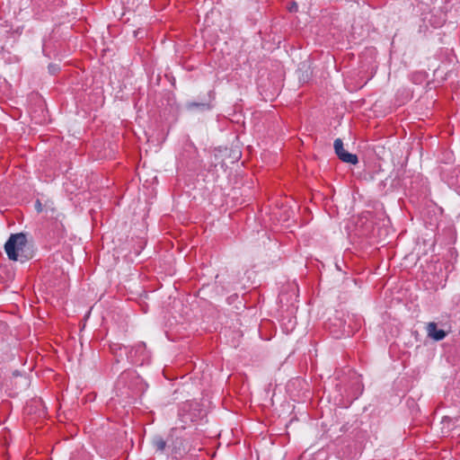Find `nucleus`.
Returning <instances> with one entry per match:
<instances>
[{
    "instance_id": "f03ea898",
    "label": "nucleus",
    "mask_w": 460,
    "mask_h": 460,
    "mask_svg": "<svg viewBox=\"0 0 460 460\" xmlns=\"http://www.w3.org/2000/svg\"><path fill=\"white\" fill-rule=\"evenodd\" d=\"M120 350L124 349L127 355V358L134 363L143 365L149 360V352L146 350L145 342H138L133 348L128 349L127 347H119Z\"/></svg>"
},
{
    "instance_id": "6e6552de",
    "label": "nucleus",
    "mask_w": 460,
    "mask_h": 460,
    "mask_svg": "<svg viewBox=\"0 0 460 460\" xmlns=\"http://www.w3.org/2000/svg\"><path fill=\"white\" fill-rule=\"evenodd\" d=\"M49 68L50 72H52V73L56 72V70L58 69V67L56 66H53V65H50L49 66Z\"/></svg>"
},
{
    "instance_id": "0eeeda50",
    "label": "nucleus",
    "mask_w": 460,
    "mask_h": 460,
    "mask_svg": "<svg viewBox=\"0 0 460 460\" xmlns=\"http://www.w3.org/2000/svg\"><path fill=\"white\" fill-rule=\"evenodd\" d=\"M154 446L155 447L156 450L162 452L165 448L166 442L162 438H155L154 439Z\"/></svg>"
},
{
    "instance_id": "20e7f679",
    "label": "nucleus",
    "mask_w": 460,
    "mask_h": 460,
    "mask_svg": "<svg viewBox=\"0 0 460 460\" xmlns=\"http://www.w3.org/2000/svg\"><path fill=\"white\" fill-rule=\"evenodd\" d=\"M428 337L434 341H442L446 336L447 332L444 330L438 329V325L434 322H430L426 326Z\"/></svg>"
},
{
    "instance_id": "f257e3e1",
    "label": "nucleus",
    "mask_w": 460,
    "mask_h": 460,
    "mask_svg": "<svg viewBox=\"0 0 460 460\" xmlns=\"http://www.w3.org/2000/svg\"><path fill=\"white\" fill-rule=\"evenodd\" d=\"M27 244V236L23 233L13 234L4 244V251L11 261H18L21 252Z\"/></svg>"
},
{
    "instance_id": "7ed1b4c3",
    "label": "nucleus",
    "mask_w": 460,
    "mask_h": 460,
    "mask_svg": "<svg viewBox=\"0 0 460 460\" xmlns=\"http://www.w3.org/2000/svg\"><path fill=\"white\" fill-rule=\"evenodd\" d=\"M334 150L338 157L344 163L350 164H356L358 162V156L354 154H350L344 149L343 142L341 138H337L334 141Z\"/></svg>"
},
{
    "instance_id": "1a4fd4ad",
    "label": "nucleus",
    "mask_w": 460,
    "mask_h": 460,
    "mask_svg": "<svg viewBox=\"0 0 460 460\" xmlns=\"http://www.w3.org/2000/svg\"><path fill=\"white\" fill-rule=\"evenodd\" d=\"M40 207H41V204L38 201L37 202V209L40 211Z\"/></svg>"
},
{
    "instance_id": "39448f33",
    "label": "nucleus",
    "mask_w": 460,
    "mask_h": 460,
    "mask_svg": "<svg viewBox=\"0 0 460 460\" xmlns=\"http://www.w3.org/2000/svg\"><path fill=\"white\" fill-rule=\"evenodd\" d=\"M447 181L450 186L455 187L458 191H460V167L454 169L452 175Z\"/></svg>"
},
{
    "instance_id": "423d86ee",
    "label": "nucleus",
    "mask_w": 460,
    "mask_h": 460,
    "mask_svg": "<svg viewBox=\"0 0 460 460\" xmlns=\"http://www.w3.org/2000/svg\"><path fill=\"white\" fill-rule=\"evenodd\" d=\"M187 107L189 109H194V108H198V109H200V110H203V111H208L212 108V105L210 103H208V102H190L187 104Z\"/></svg>"
}]
</instances>
